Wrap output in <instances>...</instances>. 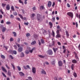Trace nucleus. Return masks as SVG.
Segmentation results:
<instances>
[{
    "label": "nucleus",
    "mask_w": 80,
    "mask_h": 80,
    "mask_svg": "<svg viewBox=\"0 0 80 80\" xmlns=\"http://www.w3.org/2000/svg\"><path fill=\"white\" fill-rule=\"evenodd\" d=\"M27 49L28 50H27L25 51L26 53V54H28V53H29V51L30 53H32L33 50H35V48H33L31 50H30V48H27Z\"/></svg>",
    "instance_id": "obj_1"
},
{
    "label": "nucleus",
    "mask_w": 80,
    "mask_h": 80,
    "mask_svg": "<svg viewBox=\"0 0 80 80\" xmlns=\"http://www.w3.org/2000/svg\"><path fill=\"white\" fill-rule=\"evenodd\" d=\"M67 15L70 17L72 18H73V12H68L67 13Z\"/></svg>",
    "instance_id": "obj_2"
},
{
    "label": "nucleus",
    "mask_w": 80,
    "mask_h": 80,
    "mask_svg": "<svg viewBox=\"0 0 80 80\" xmlns=\"http://www.w3.org/2000/svg\"><path fill=\"white\" fill-rule=\"evenodd\" d=\"M32 73H36V68L35 67H32Z\"/></svg>",
    "instance_id": "obj_3"
},
{
    "label": "nucleus",
    "mask_w": 80,
    "mask_h": 80,
    "mask_svg": "<svg viewBox=\"0 0 80 80\" xmlns=\"http://www.w3.org/2000/svg\"><path fill=\"white\" fill-rule=\"evenodd\" d=\"M41 15L38 14H37V19L38 20H40V19L41 18Z\"/></svg>",
    "instance_id": "obj_4"
},
{
    "label": "nucleus",
    "mask_w": 80,
    "mask_h": 80,
    "mask_svg": "<svg viewBox=\"0 0 80 80\" xmlns=\"http://www.w3.org/2000/svg\"><path fill=\"white\" fill-rule=\"evenodd\" d=\"M47 53L49 55H52V54H53L52 51L51 50H49L48 51Z\"/></svg>",
    "instance_id": "obj_5"
},
{
    "label": "nucleus",
    "mask_w": 80,
    "mask_h": 80,
    "mask_svg": "<svg viewBox=\"0 0 80 80\" xmlns=\"http://www.w3.org/2000/svg\"><path fill=\"white\" fill-rule=\"evenodd\" d=\"M18 15L21 18V19H22V20H23V19H24V20H27V18H26L24 17L23 18V16L19 14Z\"/></svg>",
    "instance_id": "obj_6"
},
{
    "label": "nucleus",
    "mask_w": 80,
    "mask_h": 80,
    "mask_svg": "<svg viewBox=\"0 0 80 80\" xmlns=\"http://www.w3.org/2000/svg\"><path fill=\"white\" fill-rule=\"evenodd\" d=\"M51 5H52V2L50 1H48V7H51Z\"/></svg>",
    "instance_id": "obj_7"
},
{
    "label": "nucleus",
    "mask_w": 80,
    "mask_h": 80,
    "mask_svg": "<svg viewBox=\"0 0 80 80\" xmlns=\"http://www.w3.org/2000/svg\"><path fill=\"white\" fill-rule=\"evenodd\" d=\"M23 50V48L21 47H20L18 49V51L19 52H22Z\"/></svg>",
    "instance_id": "obj_8"
},
{
    "label": "nucleus",
    "mask_w": 80,
    "mask_h": 80,
    "mask_svg": "<svg viewBox=\"0 0 80 80\" xmlns=\"http://www.w3.org/2000/svg\"><path fill=\"white\" fill-rule=\"evenodd\" d=\"M6 10H10V5L9 4H7L6 5Z\"/></svg>",
    "instance_id": "obj_9"
},
{
    "label": "nucleus",
    "mask_w": 80,
    "mask_h": 80,
    "mask_svg": "<svg viewBox=\"0 0 80 80\" xmlns=\"http://www.w3.org/2000/svg\"><path fill=\"white\" fill-rule=\"evenodd\" d=\"M58 63L59 64V66H62V61H59Z\"/></svg>",
    "instance_id": "obj_10"
},
{
    "label": "nucleus",
    "mask_w": 80,
    "mask_h": 80,
    "mask_svg": "<svg viewBox=\"0 0 80 80\" xmlns=\"http://www.w3.org/2000/svg\"><path fill=\"white\" fill-rule=\"evenodd\" d=\"M41 73H42V74H44V75H45L46 74V72L43 69H42V71L41 72Z\"/></svg>",
    "instance_id": "obj_11"
},
{
    "label": "nucleus",
    "mask_w": 80,
    "mask_h": 80,
    "mask_svg": "<svg viewBox=\"0 0 80 80\" xmlns=\"http://www.w3.org/2000/svg\"><path fill=\"white\" fill-rule=\"evenodd\" d=\"M19 75H20V76H23V75H24V74L22 72H19Z\"/></svg>",
    "instance_id": "obj_12"
},
{
    "label": "nucleus",
    "mask_w": 80,
    "mask_h": 80,
    "mask_svg": "<svg viewBox=\"0 0 80 80\" xmlns=\"http://www.w3.org/2000/svg\"><path fill=\"white\" fill-rule=\"evenodd\" d=\"M2 69V70L4 72H7V70L3 68V67H2L1 68Z\"/></svg>",
    "instance_id": "obj_13"
},
{
    "label": "nucleus",
    "mask_w": 80,
    "mask_h": 80,
    "mask_svg": "<svg viewBox=\"0 0 80 80\" xmlns=\"http://www.w3.org/2000/svg\"><path fill=\"white\" fill-rule=\"evenodd\" d=\"M66 33L67 36V37L68 38L69 37V34L68 33V31H66Z\"/></svg>",
    "instance_id": "obj_14"
},
{
    "label": "nucleus",
    "mask_w": 80,
    "mask_h": 80,
    "mask_svg": "<svg viewBox=\"0 0 80 80\" xmlns=\"http://www.w3.org/2000/svg\"><path fill=\"white\" fill-rule=\"evenodd\" d=\"M61 36V35L59 34H57V35L56 36V38H60Z\"/></svg>",
    "instance_id": "obj_15"
},
{
    "label": "nucleus",
    "mask_w": 80,
    "mask_h": 80,
    "mask_svg": "<svg viewBox=\"0 0 80 80\" xmlns=\"http://www.w3.org/2000/svg\"><path fill=\"white\" fill-rule=\"evenodd\" d=\"M5 30H6V28L3 27L2 29V32H4Z\"/></svg>",
    "instance_id": "obj_16"
},
{
    "label": "nucleus",
    "mask_w": 80,
    "mask_h": 80,
    "mask_svg": "<svg viewBox=\"0 0 80 80\" xmlns=\"http://www.w3.org/2000/svg\"><path fill=\"white\" fill-rule=\"evenodd\" d=\"M35 16V14L33 13V14H32L31 15L30 17H31V18H33V17H34Z\"/></svg>",
    "instance_id": "obj_17"
},
{
    "label": "nucleus",
    "mask_w": 80,
    "mask_h": 80,
    "mask_svg": "<svg viewBox=\"0 0 80 80\" xmlns=\"http://www.w3.org/2000/svg\"><path fill=\"white\" fill-rule=\"evenodd\" d=\"M73 75L74 77L75 78L77 77V73H76L74 72L73 73Z\"/></svg>",
    "instance_id": "obj_18"
},
{
    "label": "nucleus",
    "mask_w": 80,
    "mask_h": 80,
    "mask_svg": "<svg viewBox=\"0 0 80 80\" xmlns=\"http://www.w3.org/2000/svg\"><path fill=\"white\" fill-rule=\"evenodd\" d=\"M32 9L34 12V11H35L36 10H37V9L36 8V7H35V6L32 7Z\"/></svg>",
    "instance_id": "obj_19"
},
{
    "label": "nucleus",
    "mask_w": 80,
    "mask_h": 80,
    "mask_svg": "<svg viewBox=\"0 0 80 80\" xmlns=\"http://www.w3.org/2000/svg\"><path fill=\"white\" fill-rule=\"evenodd\" d=\"M53 50L54 52H55H55H56V51H57V50H58V49H57V48H53Z\"/></svg>",
    "instance_id": "obj_20"
},
{
    "label": "nucleus",
    "mask_w": 80,
    "mask_h": 80,
    "mask_svg": "<svg viewBox=\"0 0 80 80\" xmlns=\"http://www.w3.org/2000/svg\"><path fill=\"white\" fill-rule=\"evenodd\" d=\"M11 9L12 11H15V9H14V7L13 6H11Z\"/></svg>",
    "instance_id": "obj_21"
},
{
    "label": "nucleus",
    "mask_w": 80,
    "mask_h": 80,
    "mask_svg": "<svg viewBox=\"0 0 80 80\" xmlns=\"http://www.w3.org/2000/svg\"><path fill=\"white\" fill-rule=\"evenodd\" d=\"M71 69L72 70H73V69H74V65L73 64L71 65Z\"/></svg>",
    "instance_id": "obj_22"
},
{
    "label": "nucleus",
    "mask_w": 80,
    "mask_h": 80,
    "mask_svg": "<svg viewBox=\"0 0 80 80\" xmlns=\"http://www.w3.org/2000/svg\"><path fill=\"white\" fill-rule=\"evenodd\" d=\"M12 33L13 34L14 37L17 36V34L15 32H12Z\"/></svg>",
    "instance_id": "obj_23"
},
{
    "label": "nucleus",
    "mask_w": 80,
    "mask_h": 80,
    "mask_svg": "<svg viewBox=\"0 0 80 80\" xmlns=\"http://www.w3.org/2000/svg\"><path fill=\"white\" fill-rule=\"evenodd\" d=\"M28 79H27L26 80H32V78L30 77H28Z\"/></svg>",
    "instance_id": "obj_24"
},
{
    "label": "nucleus",
    "mask_w": 80,
    "mask_h": 80,
    "mask_svg": "<svg viewBox=\"0 0 80 80\" xmlns=\"http://www.w3.org/2000/svg\"><path fill=\"white\" fill-rule=\"evenodd\" d=\"M72 63H77V61L75 60H72Z\"/></svg>",
    "instance_id": "obj_25"
},
{
    "label": "nucleus",
    "mask_w": 80,
    "mask_h": 80,
    "mask_svg": "<svg viewBox=\"0 0 80 80\" xmlns=\"http://www.w3.org/2000/svg\"><path fill=\"white\" fill-rule=\"evenodd\" d=\"M49 25H50V28H52V23L51 22H49Z\"/></svg>",
    "instance_id": "obj_26"
},
{
    "label": "nucleus",
    "mask_w": 80,
    "mask_h": 80,
    "mask_svg": "<svg viewBox=\"0 0 80 80\" xmlns=\"http://www.w3.org/2000/svg\"><path fill=\"white\" fill-rule=\"evenodd\" d=\"M17 68H18V69L19 71H20V70H21V68H20V67L19 66H17Z\"/></svg>",
    "instance_id": "obj_27"
},
{
    "label": "nucleus",
    "mask_w": 80,
    "mask_h": 80,
    "mask_svg": "<svg viewBox=\"0 0 80 80\" xmlns=\"http://www.w3.org/2000/svg\"><path fill=\"white\" fill-rule=\"evenodd\" d=\"M36 43V41H34L32 42V43H31V45H34V44H35Z\"/></svg>",
    "instance_id": "obj_28"
},
{
    "label": "nucleus",
    "mask_w": 80,
    "mask_h": 80,
    "mask_svg": "<svg viewBox=\"0 0 80 80\" xmlns=\"http://www.w3.org/2000/svg\"><path fill=\"white\" fill-rule=\"evenodd\" d=\"M1 58H5V56L3 55H1Z\"/></svg>",
    "instance_id": "obj_29"
},
{
    "label": "nucleus",
    "mask_w": 80,
    "mask_h": 80,
    "mask_svg": "<svg viewBox=\"0 0 80 80\" xmlns=\"http://www.w3.org/2000/svg\"><path fill=\"white\" fill-rule=\"evenodd\" d=\"M21 57H24V54H23V53L21 52Z\"/></svg>",
    "instance_id": "obj_30"
},
{
    "label": "nucleus",
    "mask_w": 80,
    "mask_h": 80,
    "mask_svg": "<svg viewBox=\"0 0 80 80\" xmlns=\"http://www.w3.org/2000/svg\"><path fill=\"white\" fill-rule=\"evenodd\" d=\"M13 53L15 55H16V54H17V51H13L12 53Z\"/></svg>",
    "instance_id": "obj_31"
},
{
    "label": "nucleus",
    "mask_w": 80,
    "mask_h": 80,
    "mask_svg": "<svg viewBox=\"0 0 80 80\" xmlns=\"http://www.w3.org/2000/svg\"><path fill=\"white\" fill-rule=\"evenodd\" d=\"M52 35L54 37L55 33H54V32H53V30H52Z\"/></svg>",
    "instance_id": "obj_32"
},
{
    "label": "nucleus",
    "mask_w": 80,
    "mask_h": 80,
    "mask_svg": "<svg viewBox=\"0 0 80 80\" xmlns=\"http://www.w3.org/2000/svg\"><path fill=\"white\" fill-rule=\"evenodd\" d=\"M38 57H40V58H44V56L42 55H38Z\"/></svg>",
    "instance_id": "obj_33"
},
{
    "label": "nucleus",
    "mask_w": 80,
    "mask_h": 80,
    "mask_svg": "<svg viewBox=\"0 0 80 80\" xmlns=\"http://www.w3.org/2000/svg\"><path fill=\"white\" fill-rule=\"evenodd\" d=\"M9 52L11 54H13V51H12V50H10L9 51Z\"/></svg>",
    "instance_id": "obj_34"
},
{
    "label": "nucleus",
    "mask_w": 80,
    "mask_h": 80,
    "mask_svg": "<svg viewBox=\"0 0 80 80\" xmlns=\"http://www.w3.org/2000/svg\"><path fill=\"white\" fill-rule=\"evenodd\" d=\"M2 6L3 7H5V6H6V4L2 3Z\"/></svg>",
    "instance_id": "obj_35"
},
{
    "label": "nucleus",
    "mask_w": 80,
    "mask_h": 80,
    "mask_svg": "<svg viewBox=\"0 0 80 80\" xmlns=\"http://www.w3.org/2000/svg\"><path fill=\"white\" fill-rule=\"evenodd\" d=\"M11 65L12 66V67L13 68V69H14V70H15V66H14V65H13V64H11Z\"/></svg>",
    "instance_id": "obj_36"
},
{
    "label": "nucleus",
    "mask_w": 80,
    "mask_h": 80,
    "mask_svg": "<svg viewBox=\"0 0 80 80\" xmlns=\"http://www.w3.org/2000/svg\"><path fill=\"white\" fill-rule=\"evenodd\" d=\"M14 40H13V38H10V42H12V41H13Z\"/></svg>",
    "instance_id": "obj_37"
},
{
    "label": "nucleus",
    "mask_w": 80,
    "mask_h": 80,
    "mask_svg": "<svg viewBox=\"0 0 80 80\" xmlns=\"http://www.w3.org/2000/svg\"><path fill=\"white\" fill-rule=\"evenodd\" d=\"M19 3H22V4L23 5V2H22V0H19Z\"/></svg>",
    "instance_id": "obj_38"
},
{
    "label": "nucleus",
    "mask_w": 80,
    "mask_h": 80,
    "mask_svg": "<svg viewBox=\"0 0 80 80\" xmlns=\"http://www.w3.org/2000/svg\"><path fill=\"white\" fill-rule=\"evenodd\" d=\"M10 17L11 18H14V16H13V15L11 14L10 16Z\"/></svg>",
    "instance_id": "obj_39"
},
{
    "label": "nucleus",
    "mask_w": 80,
    "mask_h": 80,
    "mask_svg": "<svg viewBox=\"0 0 80 80\" xmlns=\"http://www.w3.org/2000/svg\"><path fill=\"white\" fill-rule=\"evenodd\" d=\"M26 36L28 37H29V36H30V33H28L26 34Z\"/></svg>",
    "instance_id": "obj_40"
},
{
    "label": "nucleus",
    "mask_w": 80,
    "mask_h": 80,
    "mask_svg": "<svg viewBox=\"0 0 80 80\" xmlns=\"http://www.w3.org/2000/svg\"><path fill=\"white\" fill-rule=\"evenodd\" d=\"M13 15H14L16 16V15H17V13L16 12H14L13 13Z\"/></svg>",
    "instance_id": "obj_41"
},
{
    "label": "nucleus",
    "mask_w": 80,
    "mask_h": 80,
    "mask_svg": "<svg viewBox=\"0 0 80 80\" xmlns=\"http://www.w3.org/2000/svg\"><path fill=\"white\" fill-rule=\"evenodd\" d=\"M16 19L18 20V21L20 22V19L19 18H16Z\"/></svg>",
    "instance_id": "obj_42"
},
{
    "label": "nucleus",
    "mask_w": 80,
    "mask_h": 80,
    "mask_svg": "<svg viewBox=\"0 0 80 80\" xmlns=\"http://www.w3.org/2000/svg\"><path fill=\"white\" fill-rule=\"evenodd\" d=\"M2 74L3 75V76H4V77H7V76H6V75L5 74H4V73H3V72H2Z\"/></svg>",
    "instance_id": "obj_43"
},
{
    "label": "nucleus",
    "mask_w": 80,
    "mask_h": 80,
    "mask_svg": "<svg viewBox=\"0 0 80 80\" xmlns=\"http://www.w3.org/2000/svg\"><path fill=\"white\" fill-rule=\"evenodd\" d=\"M4 47L6 50H7L8 48V46H4Z\"/></svg>",
    "instance_id": "obj_44"
},
{
    "label": "nucleus",
    "mask_w": 80,
    "mask_h": 80,
    "mask_svg": "<svg viewBox=\"0 0 80 80\" xmlns=\"http://www.w3.org/2000/svg\"><path fill=\"white\" fill-rule=\"evenodd\" d=\"M54 45H55V41H52V46H54Z\"/></svg>",
    "instance_id": "obj_45"
},
{
    "label": "nucleus",
    "mask_w": 80,
    "mask_h": 80,
    "mask_svg": "<svg viewBox=\"0 0 80 80\" xmlns=\"http://www.w3.org/2000/svg\"><path fill=\"white\" fill-rule=\"evenodd\" d=\"M15 48V50H17V47L16 45H14L13 46Z\"/></svg>",
    "instance_id": "obj_46"
},
{
    "label": "nucleus",
    "mask_w": 80,
    "mask_h": 80,
    "mask_svg": "<svg viewBox=\"0 0 80 80\" xmlns=\"http://www.w3.org/2000/svg\"><path fill=\"white\" fill-rule=\"evenodd\" d=\"M28 0H24V4H27V1Z\"/></svg>",
    "instance_id": "obj_47"
},
{
    "label": "nucleus",
    "mask_w": 80,
    "mask_h": 80,
    "mask_svg": "<svg viewBox=\"0 0 80 80\" xmlns=\"http://www.w3.org/2000/svg\"><path fill=\"white\" fill-rule=\"evenodd\" d=\"M8 74L9 76H11V72H8Z\"/></svg>",
    "instance_id": "obj_48"
},
{
    "label": "nucleus",
    "mask_w": 80,
    "mask_h": 80,
    "mask_svg": "<svg viewBox=\"0 0 80 80\" xmlns=\"http://www.w3.org/2000/svg\"><path fill=\"white\" fill-rule=\"evenodd\" d=\"M41 43H44V41H43V40L41 39Z\"/></svg>",
    "instance_id": "obj_49"
},
{
    "label": "nucleus",
    "mask_w": 80,
    "mask_h": 80,
    "mask_svg": "<svg viewBox=\"0 0 80 80\" xmlns=\"http://www.w3.org/2000/svg\"><path fill=\"white\" fill-rule=\"evenodd\" d=\"M6 24L7 25H8L9 24H10V22H6Z\"/></svg>",
    "instance_id": "obj_50"
},
{
    "label": "nucleus",
    "mask_w": 80,
    "mask_h": 80,
    "mask_svg": "<svg viewBox=\"0 0 80 80\" xmlns=\"http://www.w3.org/2000/svg\"><path fill=\"white\" fill-rule=\"evenodd\" d=\"M24 25H28V22H24Z\"/></svg>",
    "instance_id": "obj_51"
},
{
    "label": "nucleus",
    "mask_w": 80,
    "mask_h": 80,
    "mask_svg": "<svg viewBox=\"0 0 80 80\" xmlns=\"http://www.w3.org/2000/svg\"><path fill=\"white\" fill-rule=\"evenodd\" d=\"M55 2H53V3H52V7H54V6H55Z\"/></svg>",
    "instance_id": "obj_52"
},
{
    "label": "nucleus",
    "mask_w": 80,
    "mask_h": 80,
    "mask_svg": "<svg viewBox=\"0 0 80 80\" xmlns=\"http://www.w3.org/2000/svg\"><path fill=\"white\" fill-rule=\"evenodd\" d=\"M9 57L11 58V59H13V57H12V56L10 55Z\"/></svg>",
    "instance_id": "obj_53"
},
{
    "label": "nucleus",
    "mask_w": 80,
    "mask_h": 80,
    "mask_svg": "<svg viewBox=\"0 0 80 80\" xmlns=\"http://www.w3.org/2000/svg\"><path fill=\"white\" fill-rule=\"evenodd\" d=\"M57 34H59V30H58L56 32Z\"/></svg>",
    "instance_id": "obj_54"
},
{
    "label": "nucleus",
    "mask_w": 80,
    "mask_h": 80,
    "mask_svg": "<svg viewBox=\"0 0 80 80\" xmlns=\"http://www.w3.org/2000/svg\"><path fill=\"white\" fill-rule=\"evenodd\" d=\"M6 67L7 68H8V69H9L10 68V67H8V65H7V64L6 65Z\"/></svg>",
    "instance_id": "obj_55"
},
{
    "label": "nucleus",
    "mask_w": 80,
    "mask_h": 80,
    "mask_svg": "<svg viewBox=\"0 0 80 80\" xmlns=\"http://www.w3.org/2000/svg\"><path fill=\"white\" fill-rule=\"evenodd\" d=\"M3 22H4V21H3V20H1V23H3Z\"/></svg>",
    "instance_id": "obj_56"
},
{
    "label": "nucleus",
    "mask_w": 80,
    "mask_h": 80,
    "mask_svg": "<svg viewBox=\"0 0 80 80\" xmlns=\"http://www.w3.org/2000/svg\"><path fill=\"white\" fill-rule=\"evenodd\" d=\"M40 8H42V9H44V7H43V6H42Z\"/></svg>",
    "instance_id": "obj_57"
},
{
    "label": "nucleus",
    "mask_w": 80,
    "mask_h": 80,
    "mask_svg": "<svg viewBox=\"0 0 80 80\" xmlns=\"http://www.w3.org/2000/svg\"><path fill=\"white\" fill-rule=\"evenodd\" d=\"M67 7H70V4L68 3L67 4Z\"/></svg>",
    "instance_id": "obj_58"
},
{
    "label": "nucleus",
    "mask_w": 80,
    "mask_h": 80,
    "mask_svg": "<svg viewBox=\"0 0 80 80\" xmlns=\"http://www.w3.org/2000/svg\"><path fill=\"white\" fill-rule=\"evenodd\" d=\"M62 48L63 50L66 49L65 47V46H62Z\"/></svg>",
    "instance_id": "obj_59"
},
{
    "label": "nucleus",
    "mask_w": 80,
    "mask_h": 80,
    "mask_svg": "<svg viewBox=\"0 0 80 80\" xmlns=\"http://www.w3.org/2000/svg\"><path fill=\"white\" fill-rule=\"evenodd\" d=\"M23 67L24 69H27V67L25 66H23Z\"/></svg>",
    "instance_id": "obj_60"
},
{
    "label": "nucleus",
    "mask_w": 80,
    "mask_h": 80,
    "mask_svg": "<svg viewBox=\"0 0 80 80\" xmlns=\"http://www.w3.org/2000/svg\"><path fill=\"white\" fill-rule=\"evenodd\" d=\"M77 37V36L75 34L74 35V36H72V37L73 38H76V37Z\"/></svg>",
    "instance_id": "obj_61"
},
{
    "label": "nucleus",
    "mask_w": 80,
    "mask_h": 80,
    "mask_svg": "<svg viewBox=\"0 0 80 80\" xmlns=\"http://www.w3.org/2000/svg\"><path fill=\"white\" fill-rule=\"evenodd\" d=\"M55 61H54L52 62V65H54V64H55Z\"/></svg>",
    "instance_id": "obj_62"
},
{
    "label": "nucleus",
    "mask_w": 80,
    "mask_h": 80,
    "mask_svg": "<svg viewBox=\"0 0 80 80\" xmlns=\"http://www.w3.org/2000/svg\"><path fill=\"white\" fill-rule=\"evenodd\" d=\"M2 38L3 39H4L5 38V36H4V35H2Z\"/></svg>",
    "instance_id": "obj_63"
},
{
    "label": "nucleus",
    "mask_w": 80,
    "mask_h": 80,
    "mask_svg": "<svg viewBox=\"0 0 80 80\" xmlns=\"http://www.w3.org/2000/svg\"><path fill=\"white\" fill-rule=\"evenodd\" d=\"M78 48L79 50H80V44L79 45V46H78Z\"/></svg>",
    "instance_id": "obj_64"
}]
</instances>
